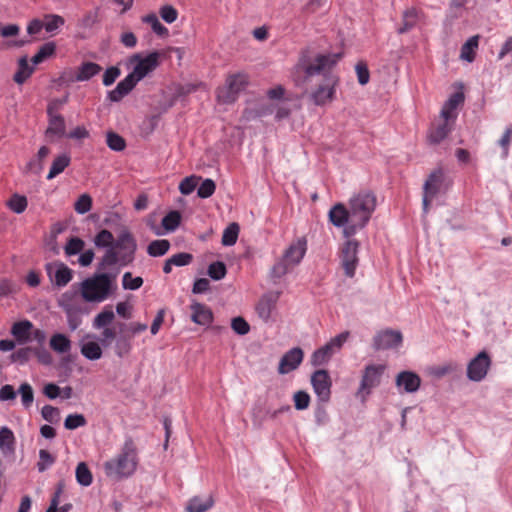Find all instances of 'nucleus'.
I'll return each instance as SVG.
<instances>
[{"label": "nucleus", "mask_w": 512, "mask_h": 512, "mask_svg": "<svg viewBox=\"0 0 512 512\" xmlns=\"http://www.w3.org/2000/svg\"><path fill=\"white\" fill-rule=\"evenodd\" d=\"M50 348L58 354L69 353L72 348V342L68 336L63 333H55L49 341Z\"/></svg>", "instance_id": "obj_24"}, {"label": "nucleus", "mask_w": 512, "mask_h": 512, "mask_svg": "<svg viewBox=\"0 0 512 512\" xmlns=\"http://www.w3.org/2000/svg\"><path fill=\"white\" fill-rule=\"evenodd\" d=\"M213 504L214 501L211 496L205 498L194 497L189 501L187 510L188 512H206L212 508Z\"/></svg>", "instance_id": "obj_31"}, {"label": "nucleus", "mask_w": 512, "mask_h": 512, "mask_svg": "<svg viewBox=\"0 0 512 512\" xmlns=\"http://www.w3.org/2000/svg\"><path fill=\"white\" fill-rule=\"evenodd\" d=\"M115 319V313L111 306H105L93 319L92 327L96 330L111 327Z\"/></svg>", "instance_id": "obj_25"}, {"label": "nucleus", "mask_w": 512, "mask_h": 512, "mask_svg": "<svg viewBox=\"0 0 512 512\" xmlns=\"http://www.w3.org/2000/svg\"><path fill=\"white\" fill-rule=\"evenodd\" d=\"M293 401L297 410H305L309 407L310 396L305 391H297L293 396Z\"/></svg>", "instance_id": "obj_55"}, {"label": "nucleus", "mask_w": 512, "mask_h": 512, "mask_svg": "<svg viewBox=\"0 0 512 512\" xmlns=\"http://www.w3.org/2000/svg\"><path fill=\"white\" fill-rule=\"evenodd\" d=\"M215 189H216L215 182L212 179H205L200 184V186L197 190V195L200 198L206 199L214 194Z\"/></svg>", "instance_id": "obj_52"}, {"label": "nucleus", "mask_w": 512, "mask_h": 512, "mask_svg": "<svg viewBox=\"0 0 512 512\" xmlns=\"http://www.w3.org/2000/svg\"><path fill=\"white\" fill-rule=\"evenodd\" d=\"M385 370V364H369L365 366L360 385L357 390V396H359L362 401H365L372 393L373 389L377 388L381 384Z\"/></svg>", "instance_id": "obj_9"}, {"label": "nucleus", "mask_w": 512, "mask_h": 512, "mask_svg": "<svg viewBox=\"0 0 512 512\" xmlns=\"http://www.w3.org/2000/svg\"><path fill=\"white\" fill-rule=\"evenodd\" d=\"M375 208V195L363 191L349 199L348 208L343 203L332 206L328 218L335 227L343 229L345 237H351L368 224Z\"/></svg>", "instance_id": "obj_2"}, {"label": "nucleus", "mask_w": 512, "mask_h": 512, "mask_svg": "<svg viewBox=\"0 0 512 512\" xmlns=\"http://www.w3.org/2000/svg\"><path fill=\"white\" fill-rule=\"evenodd\" d=\"M120 42L127 48H134L137 45V37L130 31L123 32L120 36Z\"/></svg>", "instance_id": "obj_64"}, {"label": "nucleus", "mask_w": 512, "mask_h": 512, "mask_svg": "<svg viewBox=\"0 0 512 512\" xmlns=\"http://www.w3.org/2000/svg\"><path fill=\"white\" fill-rule=\"evenodd\" d=\"M114 242L113 234L106 229L101 230L94 238L95 246L98 248H105L106 250H109L113 246Z\"/></svg>", "instance_id": "obj_39"}, {"label": "nucleus", "mask_w": 512, "mask_h": 512, "mask_svg": "<svg viewBox=\"0 0 512 512\" xmlns=\"http://www.w3.org/2000/svg\"><path fill=\"white\" fill-rule=\"evenodd\" d=\"M192 255L189 253H178L170 257V262L174 264V266H186L191 263Z\"/></svg>", "instance_id": "obj_62"}, {"label": "nucleus", "mask_w": 512, "mask_h": 512, "mask_svg": "<svg viewBox=\"0 0 512 512\" xmlns=\"http://www.w3.org/2000/svg\"><path fill=\"white\" fill-rule=\"evenodd\" d=\"M444 182V174L441 169L433 171L424 183L423 187V210L427 213L429 204L441 191Z\"/></svg>", "instance_id": "obj_13"}, {"label": "nucleus", "mask_w": 512, "mask_h": 512, "mask_svg": "<svg viewBox=\"0 0 512 512\" xmlns=\"http://www.w3.org/2000/svg\"><path fill=\"white\" fill-rule=\"evenodd\" d=\"M339 59V54H318L310 57L308 52H303L295 66L296 73L303 72L307 77L323 75L322 82L310 94L312 102L317 106H324L335 98L339 78L331 70Z\"/></svg>", "instance_id": "obj_1"}, {"label": "nucleus", "mask_w": 512, "mask_h": 512, "mask_svg": "<svg viewBox=\"0 0 512 512\" xmlns=\"http://www.w3.org/2000/svg\"><path fill=\"white\" fill-rule=\"evenodd\" d=\"M79 289H70L58 298V306L65 312L68 327L75 331L82 323V317L89 313Z\"/></svg>", "instance_id": "obj_8"}, {"label": "nucleus", "mask_w": 512, "mask_h": 512, "mask_svg": "<svg viewBox=\"0 0 512 512\" xmlns=\"http://www.w3.org/2000/svg\"><path fill=\"white\" fill-rule=\"evenodd\" d=\"M248 84V76L245 73L231 75L226 80V85L217 92V98L220 102L228 104L236 100L238 94L245 89Z\"/></svg>", "instance_id": "obj_11"}, {"label": "nucleus", "mask_w": 512, "mask_h": 512, "mask_svg": "<svg viewBox=\"0 0 512 512\" xmlns=\"http://www.w3.org/2000/svg\"><path fill=\"white\" fill-rule=\"evenodd\" d=\"M491 366L489 355L482 351L477 354L467 365V377L474 382L482 381Z\"/></svg>", "instance_id": "obj_14"}, {"label": "nucleus", "mask_w": 512, "mask_h": 512, "mask_svg": "<svg viewBox=\"0 0 512 512\" xmlns=\"http://www.w3.org/2000/svg\"><path fill=\"white\" fill-rule=\"evenodd\" d=\"M41 415L43 419L53 423L59 420L60 412L57 408L53 406L45 405L41 410Z\"/></svg>", "instance_id": "obj_57"}, {"label": "nucleus", "mask_w": 512, "mask_h": 512, "mask_svg": "<svg viewBox=\"0 0 512 512\" xmlns=\"http://www.w3.org/2000/svg\"><path fill=\"white\" fill-rule=\"evenodd\" d=\"M170 248V242L166 239L154 240L147 247V253L152 257L165 255Z\"/></svg>", "instance_id": "obj_36"}, {"label": "nucleus", "mask_w": 512, "mask_h": 512, "mask_svg": "<svg viewBox=\"0 0 512 512\" xmlns=\"http://www.w3.org/2000/svg\"><path fill=\"white\" fill-rule=\"evenodd\" d=\"M395 386L400 394H413L419 390L421 378L413 371L404 370L396 375Z\"/></svg>", "instance_id": "obj_19"}, {"label": "nucleus", "mask_w": 512, "mask_h": 512, "mask_svg": "<svg viewBox=\"0 0 512 512\" xmlns=\"http://www.w3.org/2000/svg\"><path fill=\"white\" fill-rule=\"evenodd\" d=\"M15 436L13 431L4 426L0 428V451L3 454H10L14 450Z\"/></svg>", "instance_id": "obj_28"}, {"label": "nucleus", "mask_w": 512, "mask_h": 512, "mask_svg": "<svg viewBox=\"0 0 512 512\" xmlns=\"http://www.w3.org/2000/svg\"><path fill=\"white\" fill-rule=\"evenodd\" d=\"M19 393L21 395V401L25 408H29L34 400L33 389L30 384L23 383L19 387Z\"/></svg>", "instance_id": "obj_49"}, {"label": "nucleus", "mask_w": 512, "mask_h": 512, "mask_svg": "<svg viewBox=\"0 0 512 512\" xmlns=\"http://www.w3.org/2000/svg\"><path fill=\"white\" fill-rule=\"evenodd\" d=\"M137 245L127 230L122 231L113 246L105 251L103 263L106 265L126 266L134 260Z\"/></svg>", "instance_id": "obj_7"}, {"label": "nucleus", "mask_w": 512, "mask_h": 512, "mask_svg": "<svg viewBox=\"0 0 512 512\" xmlns=\"http://www.w3.org/2000/svg\"><path fill=\"white\" fill-rule=\"evenodd\" d=\"M132 345L129 339L120 337L116 340L114 351L118 357H124L130 353Z\"/></svg>", "instance_id": "obj_50"}, {"label": "nucleus", "mask_w": 512, "mask_h": 512, "mask_svg": "<svg viewBox=\"0 0 512 512\" xmlns=\"http://www.w3.org/2000/svg\"><path fill=\"white\" fill-rule=\"evenodd\" d=\"M120 69L118 67L112 66L106 69L103 74V84L105 86L112 85L115 80L120 76Z\"/></svg>", "instance_id": "obj_58"}, {"label": "nucleus", "mask_w": 512, "mask_h": 512, "mask_svg": "<svg viewBox=\"0 0 512 512\" xmlns=\"http://www.w3.org/2000/svg\"><path fill=\"white\" fill-rule=\"evenodd\" d=\"M101 71V66L94 62H85L79 68L75 76L76 81H87Z\"/></svg>", "instance_id": "obj_29"}, {"label": "nucleus", "mask_w": 512, "mask_h": 512, "mask_svg": "<svg viewBox=\"0 0 512 512\" xmlns=\"http://www.w3.org/2000/svg\"><path fill=\"white\" fill-rule=\"evenodd\" d=\"M16 396H17V393L14 390L12 385L6 384L0 388V401L1 402L14 400L16 398Z\"/></svg>", "instance_id": "obj_63"}, {"label": "nucleus", "mask_w": 512, "mask_h": 512, "mask_svg": "<svg viewBox=\"0 0 512 512\" xmlns=\"http://www.w3.org/2000/svg\"><path fill=\"white\" fill-rule=\"evenodd\" d=\"M100 330H101V337H100L101 344L104 347L110 346L111 343L116 338V331H115V329L112 328V327H107V328H103V329H100Z\"/></svg>", "instance_id": "obj_59"}, {"label": "nucleus", "mask_w": 512, "mask_h": 512, "mask_svg": "<svg viewBox=\"0 0 512 512\" xmlns=\"http://www.w3.org/2000/svg\"><path fill=\"white\" fill-rule=\"evenodd\" d=\"M479 36L470 37L461 47L460 58L469 63L473 62L475 58V52L478 48Z\"/></svg>", "instance_id": "obj_30"}, {"label": "nucleus", "mask_w": 512, "mask_h": 512, "mask_svg": "<svg viewBox=\"0 0 512 512\" xmlns=\"http://www.w3.org/2000/svg\"><path fill=\"white\" fill-rule=\"evenodd\" d=\"M307 251V241L304 237H299L292 241L284 250L282 256L275 262L270 270V277L274 280H280L288 274L295 266L303 260Z\"/></svg>", "instance_id": "obj_6"}, {"label": "nucleus", "mask_w": 512, "mask_h": 512, "mask_svg": "<svg viewBox=\"0 0 512 512\" xmlns=\"http://www.w3.org/2000/svg\"><path fill=\"white\" fill-rule=\"evenodd\" d=\"M71 158L67 153L58 155L52 162L47 179L51 180L61 174L70 164Z\"/></svg>", "instance_id": "obj_27"}, {"label": "nucleus", "mask_w": 512, "mask_h": 512, "mask_svg": "<svg viewBox=\"0 0 512 512\" xmlns=\"http://www.w3.org/2000/svg\"><path fill=\"white\" fill-rule=\"evenodd\" d=\"M54 462L55 458L47 450L41 449L39 451V462L37 463V468L40 472L47 470Z\"/></svg>", "instance_id": "obj_54"}, {"label": "nucleus", "mask_w": 512, "mask_h": 512, "mask_svg": "<svg viewBox=\"0 0 512 512\" xmlns=\"http://www.w3.org/2000/svg\"><path fill=\"white\" fill-rule=\"evenodd\" d=\"M279 295L278 293H269L264 295L259 303L257 304L256 311L258 316L265 322L271 320L273 312L276 308V303L278 301Z\"/></svg>", "instance_id": "obj_22"}, {"label": "nucleus", "mask_w": 512, "mask_h": 512, "mask_svg": "<svg viewBox=\"0 0 512 512\" xmlns=\"http://www.w3.org/2000/svg\"><path fill=\"white\" fill-rule=\"evenodd\" d=\"M201 178L196 175H191L188 177H185L179 184V191L183 195H189L191 194L196 186L198 185V182Z\"/></svg>", "instance_id": "obj_44"}, {"label": "nucleus", "mask_w": 512, "mask_h": 512, "mask_svg": "<svg viewBox=\"0 0 512 512\" xmlns=\"http://www.w3.org/2000/svg\"><path fill=\"white\" fill-rule=\"evenodd\" d=\"M451 123L443 122L442 124L434 127L430 130L428 135L429 142L432 144H438L444 140L447 135L451 132Z\"/></svg>", "instance_id": "obj_32"}, {"label": "nucleus", "mask_w": 512, "mask_h": 512, "mask_svg": "<svg viewBox=\"0 0 512 512\" xmlns=\"http://www.w3.org/2000/svg\"><path fill=\"white\" fill-rule=\"evenodd\" d=\"M92 198L88 194H82L75 202L74 209L78 214H85L91 210Z\"/></svg>", "instance_id": "obj_51"}, {"label": "nucleus", "mask_w": 512, "mask_h": 512, "mask_svg": "<svg viewBox=\"0 0 512 512\" xmlns=\"http://www.w3.org/2000/svg\"><path fill=\"white\" fill-rule=\"evenodd\" d=\"M32 326V323L28 320L16 322L11 328V334L16 338L18 343L24 344L29 340Z\"/></svg>", "instance_id": "obj_26"}, {"label": "nucleus", "mask_w": 512, "mask_h": 512, "mask_svg": "<svg viewBox=\"0 0 512 512\" xmlns=\"http://www.w3.org/2000/svg\"><path fill=\"white\" fill-rule=\"evenodd\" d=\"M358 82L361 85H365L369 82L370 74L365 64L358 63L355 67Z\"/></svg>", "instance_id": "obj_61"}, {"label": "nucleus", "mask_w": 512, "mask_h": 512, "mask_svg": "<svg viewBox=\"0 0 512 512\" xmlns=\"http://www.w3.org/2000/svg\"><path fill=\"white\" fill-rule=\"evenodd\" d=\"M303 358L304 353L301 348L294 347L288 350L280 359L278 373L285 375L296 370L302 363Z\"/></svg>", "instance_id": "obj_20"}, {"label": "nucleus", "mask_w": 512, "mask_h": 512, "mask_svg": "<svg viewBox=\"0 0 512 512\" xmlns=\"http://www.w3.org/2000/svg\"><path fill=\"white\" fill-rule=\"evenodd\" d=\"M311 385L320 402H328L331 396L332 381L326 370H317L311 375Z\"/></svg>", "instance_id": "obj_15"}, {"label": "nucleus", "mask_w": 512, "mask_h": 512, "mask_svg": "<svg viewBox=\"0 0 512 512\" xmlns=\"http://www.w3.org/2000/svg\"><path fill=\"white\" fill-rule=\"evenodd\" d=\"M208 275L213 280H221L226 275V266L223 262L216 261L209 265L208 267Z\"/></svg>", "instance_id": "obj_46"}, {"label": "nucleus", "mask_w": 512, "mask_h": 512, "mask_svg": "<svg viewBox=\"0 0 512 512\" xmlns=\"http://www.w3.org/2000/svg\"><path fill=\"white\" fill-rule=\"evenodd\" d=\"M65 23L62 16L56 14H48L44 17L43 26L47 33L55 34Z\"/></svg>", "instance_id": "obj_35"}, {"label": "nucleus", "mask_w": 512, "mask_h": 512, "mask_svg": "<svg viewBox=\"0 0 512 512\" xmlns=\"http://www.w3.org/2000/svg\"><path fill=\"white\" fill-rule=\"evenodd\" d=\"M192 321L198 325H209L213 320V313L204 304L195 302L191 304Z\"/></svg>", "instance_id": "obj_23"}, {"label": "nucleus", "mask_w": 512, "mask_h": 512, "mask_svg": "<svg viewBox=\"0 0 512 512\" xmlns=\"http://www.w3.org/2000/svg\"><path fill=\"white\" fill-rule=\"evenodd\" d=\"M116 290V275L110 273H95L79 284L81 296L87 303H102L113 296Z\"/></svg>", "instance_id": "obj_5"}, {"label": "nucleus", "mask_w": 512, "mask_h": 512, "mask_svg": "<svg viewBox=\"0 0 512 512\" xmlns=\"http://www.w3.org/2000/svg\"><path fill=\"white\" fill-rule=\"evenodd\" d=\"M75 476H76L77 482L81 486L87 487V486L91 485V483L93 481L92 474L84 462H80L77 465L76 471H75Z\"/></svg>", "instance_id": "obj_38"}, {"label": "nucleus", "mask_w": 512, "mask_h": 512, "mask_svg": "<svg viewBox=\"0 0 512 512\" xmlns=\"http://www.w3.org/2000/svg\"><path fill=\"white\" fill-rule=\"evenodd\" d=\"M231 328L238 335H246L250 331V325L243 317H235L231 321Z\"/></svg>", "instance_id": "obj_53"}, {"label": "nucleus", "mask_w": 512, "mask_h": 512, "mask_svg": "<svg viewBox=\"0 0 512 512\" xmlns=\"http://www.w3.org/2000/svg\"><path fill=\"white\" fill-rule=\"evenodd\" d=\"M163 53L160 51H151L146 55L135 53L128 59V65L132 71L122 79L115 89L108 93V98L112 102L120 101L137 85L138 82L153 73L161 64Z\"/></svg>", "instance_id": "obj_3"}, {"label": "nucleus", "mask_w": 512, "mask_h": 512, "mask_svg": "<svg viewBox=\"0 0 512 512\" xmlns=\"http://www.w3.org/2000/svg\"><path fill=\"white\" fill-rule=\"evenodd\" d=\"M403 337L400 331L386 329L378 332L373 339L376 350L396 349L401 346Z\"/></svg>", "instance_id": "obj_18"}, {"label": "nucleus", "mask_w": 512, "mask_h": 512, "mask_svg": "<svg viewBox=\"0 0 512 512\" xmlns=\"http://www.w3.org/2000/svg\"><path fill=\"white\" fill-rule=\"evenodd\" d=\"M512 129L507 128L499 140V145L502 148V157L506 158L509 153V145L511 142Z\"/></svg>", "instance_id": "obj_60"}, {"label": "nucleus", "mask_w": 512, "mask_h": 512, "mask_svg": "<svg viewBox=\"0 0 512 512\" xmlns=\"http://www.w3.org/2000/svg\"><path fill=\"white\" fill-rule=\"evenodd\" d=\"M180 222H181V214L178 211L173 210V211H170L169 213H167L163 217V219L161 221V225L164 228L165 233H170V232L175 231L178 228V226L180 225Z\"/></svg>", "instance_id": "obj_34"}, {"label": "nucleus", "mask_w": 512, "mask_h": 512, "mask_svg": "<svg viewBox=\"0 0 512 512\" xmlns=\"http://www.w3.org/2000/svg\"><path fill=\"white\" fill-rule=\"evenodd\" d=\"M46 271L50 281L57 287L66 286L73 278L72 270L59 261L46 264Z\"/></svg>", "instance_id": "obj_17"}, {"label": "nucleus", "mask_w": 512, "mask_h": 512, "mask_svg": "<svg viewBox=\"0 0 512 512\" xmlns=\"http://www.w3.org/2000/svg\"><path fill=\"white\" fill-rule=\"evenodd\" d=\"M107 145L114 151H122L125 148L124 139L116 133L109 132L107 134Z\"/></svg>", "instance_id": "obj_56"}, {"label": "nucleus", "mask_w": 512, "mask_h": 512, "mask_svg": "<svg viewBox=\"0 0 512 512\" xmlns=\"http://www.w3.org/2000/svg\"><path fill=\"white\" fill-rule=\"evenodd\" d=\"M33 68L29 66L26 58L19 60V69L14 75V80L18 84L24 83L32 74Z\"/></svg>", "instance_id": "obj_41"}, {"label": "nucleus", "mask_w": 512, "mask_h": 512, "mask_svg": "<svg viewBox=\"0 0 512 512\" xmlns=\"http://www.w3.org/2000/svg\"><path fill=\"white\" fill-rule=\"evenodd\" d=\"M418 19V12L414 8L407 9L403 14V26L399 28V33H405L415 26Z\"/></svg>", "instance_id": "obj_42"}, {"label": "nucleus", "mask_w": 512, "mask_h": 512, "mask_svg": "<svg viewBox=\"0 0 512 512\" xmlns=\"http://www.w3.org/2000/svg\"><path fill=\"white\" fill-rule=\"evenodd\" d=\"M85 243L78 237H72L68 240L64 247L67 256L77 255L83 251Z\"/></svg>", "instance_id": "obj_43"}, {"label": "nucleus", "mask_w": 512, "mask_h": 512, "mask_svg": "<svg viewBox=\"0 0 512 512\" xmlns=\"http://www.w3.org/2000/svg\"><path fill=\"white\" fill-rule=\"evenodd\" d=\"M160 17L168 24L174 23L178 18V11L169 4L163 5L159 9Z\"/></svg>", "instance_id": "obj_48"}, {"label": "nucleus", "mask_w": 512, "mask_h": 512, "mask_svg": "<svg viewBox=\"0 0 512 512\" xmlns=\"http://www.w3.org/2000/svg\"><path fill=\"white\" fill-rule=\"evenodd\" d=\"M239 234V225L237 223H231L223 231L222 244L224 246H232L236 243Z\"/></svg>", "instance_id": "obj_40"}, {"label": "nucleus", "mask_w": 512, "mask_h": 512, "mask_svg": "<svg viewBox=\"0 0 512 512\" xmlns=\"http://www.w3.org/2000/svg\"><path fill=\"white\" fill-rule=\"evenodd\" d=\"M27 198L20 194H13L7 201V207L16 214L23 213L27 208Z\"/></svg>", "instance_id": "obj_37"}, {"label": "nucleus", "mask_w": 512, "mask_h": 512, "mask_svg": "<svg viewBox=\"0 0 512 512\" xmlns=\"http://www.w3.org/2000/svg\"><path fill=\"white\" fill-rule=\"evenodd\" d=\"M359 243L356 240H347L341 249L340 260L345 275L353 277L358 266Z\"/></svg>", "instance_id": "obj_12"}, {"label": "nucleus", "mask_w": 512, "mask_h": 512, "mask_svg": "<svg viewBox=\"0 0 512 512\" xmlns=\"http://www.w3.org/2000/svg\"><path fill=\"white\" fill-rule=\"evenodd\" d=\"M101 345V342L99 343L96 340L95 335L87 334L80 343V352L86 359L96 361L103 355Z\"/></svg>", "instance_id": "obj_21"}, {"label": "nucleus", "mask_w": 512, "mask_h": 512, "mask_svg": "<svg viewBox=\"0 0 512 512\" xmlns=\"http://www.w3.org/2000/svg\"><path fill=\"white\" fill-rule=\"evenodd\" d=\"M86 425V419L82 414H70L64 421V426L68 430H74Z\"/></svg>", "instance_id": "obj_47"}, {"label": "nucleus", "mask_w": 512, "mask_h": 512, "mask_svg": "<svg viewBox=\"0 0 512 512\" xmlns=\"http://www.w3.org/2000/svg\"><path fill=\"white\" fill-rule=\"evenodd\" d=\"M142 22L150 25L152 31L160 37H166L169 34L168 29L160 22L155 13L143 16Z\"/></svg>", "instance_id": "obj_33"}, {"label": "nucleus", "mask_w": 512, "mask_h": 512, "mask_svg": "<svg viewBox=\"0 0 512 512\" xmlns=\"http://www.w3.org/2000/svg\"><path fill=\"white\" fill-rule=\"evenodd\" d=\"M349 338V332L345 331L333 337L328 343L315 350L311 355L310 362L312 366L318 367L325 365L331 357L340 351L344 343Z\"/></svg>", "instance_id": "obj_10"}, {"label": "nucleus", "mask_w": 512, "mask_h": 512, "mask_svg": "<svg viewBox=\"0 0 512 512\" xmlns=\"http://www.w3.org/2000/svg\"><path fill=\"white\" fill-rule=\"evenodd\" d=\"M48 114V127L45 135L49 140L59 139L65 135V120L62 115L57 112V107L54 104H49L47 107Z\"/></svg>", "instance_id": "obj_16"}, {"label": "nucleus", "mask_w": 512, "mask_h": 512, "mask_svg": "<svg viewBox=\"0 0 512 512\" xmlns=\"http://www.w3.org/2000/svg\"><path fill=\"white\" fill-rule=\"evenodd\" d=\"M143 284L141 277H133L130 272H125L122 278V286L125 290H137Z\"/></svg>", "instance_id": "obj_45"}, {"label": "nucleus", "mask_w": 512, "mask_h": 512, "mask_svg": "<svg viewBox=\"0 0 512 512\" xmlns=\"http://www.w3.org/2000/svg\"><path fill=\"white\" fill-rule=\"evenodd\" d=\"M139 464L138 450L131 438L123 443L119 453L103 464L105 475L112 480L131 477Z\"/></svg>", "instance_id": "obj_4"}]
</instances>
